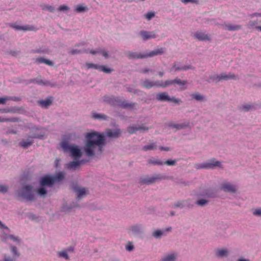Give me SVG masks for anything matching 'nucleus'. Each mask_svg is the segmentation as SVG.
<instances>
[{
    "mask_svg": "<svg viewBox=\"0 0 261 261\" xmlns=\"http://www.w3.org/2000/svg\"><path fill=\"white\" fill-rule=\"evenodd\" d=\"M87 139L84 150L87 156L92 157L95 154H100L105 144V138L103 135L93 132L87 134Z\"/></svg>",
    "mask_w": 261,
    "mask_h": 261,
    "instance_id": "1",
    "label": "nucleus"
},
{
    "mask_svg": "<svg viewBox=\"0 0 261 261\" xmlns=\"http://www.w3.org/2000/svg\"><path fill=\"white\" fill-rule=\"evenodd\" d=\"M61 146L64 152L69 153L70 155L75 159H79L82 156L81 150L77 146L69 145L65 141L62 142Z\"/></svg>",
    "mask_w": 261,
    "mask_h": 261,
    "instance_id": "2",
    "label": "nucleus"
},
{
    "mask_svg": "<svg viewBox=\"0 0 261 261\" xmlns=\"http://www.w3.org/2000/svg\"><path fill=\"white\" fill-rule=\"evenodd\" d=\"M21 195L24 198L29 200H34L35 197L31 185H27L23 187L21 190Z\"/></svg>",
    "mask_w": 261,
    "mask_h": 261,
    "instance_id": "3",
    "label": "nucleus"
},
{
    "mask_svg": "<svg viewBox=\"0 0 261 261\" xmlns=\"http://www.w3.org/2000/svg\"><path fill=\"white\" fill-rule=\"evenodd\" d=\"M163 178V176H161L160 174L151 177L146 175L141 177L140 178L139 182L142 185H150L154 183L156 181L161 180Z\"/></svg>",
    "mask_w": 261,
    "mask_h": 261,
    "instance_id": "4",
    "label": "nucleus"
},
{
    "mask_svg": "<svg viewBox=\"0 0 261 261\" xmlns=\"http://www.w3.org/2000/svg\"><path fill=\"white\" fill-rule=\"evenodd\" d=\"M156 98L159 101L173 102L176 103H178L181 101L180 99H177L174 97H170L169 96L168 93L165 92L158 93L156 95Z\"/></svg>",
    "mask_w": 261,
    "mask_h": 261,
    "instance_id": "5",
    "label": "nucleus"
},
{
    "mask_svg": "<svg viewBox=\"0 0 261 261\" xmlns=\"http://www.w3.org/2000/svg\"><path fill=\"white\" fill-rule=\"evenodd\" d=\"M213 79L216 82H218L222 80L228 81L229 80H238L239 78L238 75H236L233 73H229L228 74H226L225 73H222L220 75H214Z\"/></svg>",
    "mask_w": 261,
    "mask_h": 261,
    "instance_id": "6",
    "label": "nucleus"
},
{
    "mask_svg": "<svg viewBox=\"0 0 261 261\" xmlns=\"http://www.w3.org/2000/svg\"><path fill=\"white\" fill-rule=\"evenodd\" d=\"M215 166L220 167L221 163L220 162L216 161L215 159H212L210 161V162L205 163L202 164L196 165L197 169H201V168H206L210 169L213 168Z\"/></svg>",
    "mask_w": 261,
    "mask_h": 261,
    "instance_id": "7",
    "label": "nucleus"
},
{
    "mask_svg": "<svg viewBox=\"0 0 261 261\" xmlns=\"http://www.w3.org/2000/svg\"><path fill=\"white\" fill-rule=\"evenodd\" d=\"M40 184L42 186L51 187L55 184V180L53 176L45 175L40 178Z\"/></svg>",
    "mask_w": 261,
    "mask_h": 261,
    "instance_id": "8",
    "label": "nucleus"
},
{
    "mask_svg": "<svg viewBox=\"0 0 261 261\" xmlns=\"http://www.w3.org/2000/svg\"><path fill=\"white\" fill-rule=\"evenodd\" d=\"M119 98V97L113 95H105L102 98V101L112 106H117Z\"/></svg>",
    "mask_w": 261,
    "mask_h": 261,
    "instance_id": "9",
    "label": "nucleus"
},
{
    "mask_svg": "<svg viewBox=\"0 0 261 261\" xmlns=\"http://www.w3.org/2000/svg\"><path fill=\"white\" fill-rule=\"evenodd\" d=\"M140 35L144 40H147L150 39H154L157 37L155 31L149 32L144 30H141L140 32Z\"/></svg>",
    "mask_w": 261,
    "mask_h": 261,
    "instance_id": "10",
    "label": "nucleus"
},
{
    "mask_svg": "<svg viewBox=\"0 0 261 261\" xmlns=\"http://www.w3.org/2000/svg\"><path fill=\"white\" fill-rule=\"evenodd\" d=\"M138 130H140L142 132H147L148 130V128L143 124L138 126H131L127 128V132L130 134L136 133Z\"/></svg>",
    "mask_w": 261,
    "mask_h": 261,
    "instance_id": "11",
    "label": "nucleus"
},
{
    "mask_svg": "<svg viewBox=\"0 0 261 261\" xmlns=\"http://www.w3.org/2000/svg\"><path fill=\"white\" fill-rule=\"evenodd\" d=\"M221 188L224 192L235 193L237 190L236 187L229 182H224L221 185Z\"/></svg>",
    "mask_w": 261,
    "mask_h": 261,
    "instance_id": "12",
    "label": "nucleus"
},
{
    "mask_svg": "<svg viewBox=\"0 0 261 261\" xmlns=\"http://www.w3.org/2000/svg\"><path fill=\"white\" fill-rule=\"evenodd\" d=\"M141 85L144 88L149 89L153 87H159V81H152L149 79H146L141 83Z\"/></svg>",
    "mask_w": 261,
    "mask_h": 261,
    "instance_id": "13",
    "label": "nucleus"
},
{
    "mask_svg": "<svg viewBox=\"0 0 261 261\" xmlns=\"http://www.w3.org/2000/svg\"><path fill=\"white\" fill-rule=\"evenodd\" d=\"M126 56L129 59H139L145 58V54H142L136 52L127 51L125 53Z\"/></svg>",
    "mask_w": 261,
    "mask_h": 261,
    "instance_id": "14",
    "label": "nucleus"
},
{
    "mask_svg": "<svg viewBox=\"0 0 261 261\" xmlns=\"http://www.w3.org/2000/svg\"><path fill=\"white\" fill-rule=\"evenodd\" d=\"M74 191L77 194V198L79 199L82 198L84 196L88 194V191L85 188L79 187L75 186Z\"/></svg>",
    "mask_w": 261,
    "mask_h": 261,
    "instance_id": "15",
    "label": "nucleus"
},
{
    "mask_svg": "<svg viewBox=\"0 0 261 261\" xmlns=\"http://www.w3.org/2000/svg\"><path fill=\"white\" fill-rule=\"evenodd\" d=\"M166 50L165 48L161 47L150 51L148 54H145V58L152 57L163 54Z\"/></svg>",
    "mask_w": 261,
    "mask_h": 261,
    "instance_id": "16",
    "label": "nucleus"
},
{
    "mask_svg": "<svg viewBox=\"0 0 261 261\" xmlns=\"http://www.w3.org/2000/svg\"><path fill=\"white\" fill-rule=\"evenodd\" d=\"M168 125L169 127L175 128L176 130H180L190 127V123L189 122H184L180 124L170 123Z\"/></svg>",
    "mask_w": 261,
    "mask_h": 261,
    "instance_id": "17",
    "label": "nucleus"
},
{
    "mask_svg": "<svg viewBox=\"0 0 261 261\" xmlns=\"http://www.w3.org/2000/svg\"><path fill=\"white\" fill-rule=\"evenodd\" d=\"M106 133L109 137L118 138L120 136L121 132L120 129H107L106 131Z\"/></svg>",
    "mask_w": 261,
    "mask_h": 261,
    "instance_id": "18",
    "label": "nucleus"
},
{
    "mask_svg": "<svg viewBox=\"0 0 261 261\" xmlns=\"http://www.w3.org/2000/svg\"><path fill=\"white\" fill-rule=\"evenodd\" d=\"M117 103V106L120 107L121 108H128L129 109H134V107L136 105V103L128 102L127 100L121 101L120 98H119V102Z\"/></svg>",
    "mask_w": 261,
    "mask_h": 261,
    "instance_id": "19",
    "label": "nucleus"
},
{
    "mask_svg": "<svg viewBox=\"0 0 261 261\" xmlns=\"http://www.w3.org/2000/svg\"><path fill=\"white\" fill-rule=\"evenodd\" d=\"M223 28L228 31H237L242 29L241 25H232L229 23H224L222 24Z\"/></svg>",
    "mask_w": 261,
    "mask_h": 261,
    "instance_id": "20",
    "label": "nucleus"
},
{
    "mask_svg": "<svg viewBox=\"0 0 261 261\" xmlns=\"http://www.w3.org/2000/svg\"><path fill=\"white\" fill-rule=\"evenodd\" d=\"M195 37L199 40H210V38L208 36L203 32H197L195 35Z\"/></svg>",
    "mask_w": 261,
    "mask_h": 261,
    "instance_id": "21",
    "label": "nucleus"
},
{
    "mask_svg": "<svg viewBox=\"0 0 261 261\" xmlns=\"http://www.w3.org/2000/svg\"><path fill=\"white\" fill-rule=\"evenodd\" d=\"M216 255L218 257L226 256L228 254V251L226 249H218L215 251Z\"/></svg>",
    "mask_w": 261,
    "mask_h": 261,
    "instance_id": "22",
    "label": "nucleus"
},
{
    "mask_svg": "<svg viewBox=\"0 0 261 261\" xmlns=\"http://www.w3.org/2000/svg\"><path fill=\"white\" fill-rule=\"evenodd\" d=\"M81 163V162L79 161L70 162L67 165V168L69 169H75L76 168L80 166Z\"/></svg>",
    "mask_w": 261,
    "mask_h": 261,
    "instance_id": "23",
    "label": "nucleus"
},
{
    "mask_svg": "<svg viewBox=\"0 0 261 261\" xmlns=\"http://www.w3.org/2000/svg\"><path fill=\"white\" fill-rule=\"evenodd\" d=\"M33 143V141L30 139H22L20 142V144L22 147L25 148H28L29 146L32 145Z\"/></svg>",
    "mask_w": 261,
    "mask_h": 261,
    "instance_id": "24",
    "label": "nucleus"
},
{
    "mask_svg": "<svg viewBox=\"0 0 261 261\" xmlns=\"http://www.w3.org/2000/svg\"><path fill=\"white\" fill-rule=\"evenodd\" d=\"M88 10V8L87 6H84V5H78L75 9V11L77 13H82L87 12Z\"/></svg>",
    "mask_w": 261,
    "mask_h": 261,
    "instance_id": "25",
    "label": "nucleus"
},
{
    "mask_svg": "<svg viewBox=\"0 0 261 261\" xmlns=\"http://www.w3.org/2000/svg\"><path fill=\"white\" fill-rule=\"evenodd\" d=\"M171 85H173V80H167L164 82L163 81H159V87L165 88Z\"/></svg>",
    "mask_w": 261,
    "mask_h": 261,
    "instance_id": "26",
    "label": "nucleus"
},
{
    "mask_svg": "<svg viewBox=\"0 0 261 261\" xmlns=\"http://www.w3.org/2000/svg\"><path fill=\"white\" fill-rule=\"evenodd\" d=\"M52 100L50 99L47 98L45 100L38 101V103L42 107L46 108L51 105Z\"/></svg>",
    "mask_w": 261,
    "mask_h": 261,
    "instance_id": "27",
    "label": "nucleus"
},
{
    "mask_svg": "<svg viewBox=\"0 0 261 261\" xmlns=\"http://www.w3.org/2000/svg\"><path fill=\"white\" fill-rule=\"evenodd\" d=\"M65 177L64 173L63 172H60L56 174L53 178L55 180V183L57 181H60L64 179Z\"/></svg>",
    "mask_w": 261,
    "mask_h": 261,
    "instance_id": "28",
    "label": "nucleus"
},
{
    "mask_svg": "<svg viewBox=\"0 0 261 261\" xmlns=\"http://www.w3.org/2000/svg\"><path fill=\"white\" fill-rule=\"evenodd\" d=\"M156 145L155 143H152L149 145H145L143 147L142 150L144 151L152 150L156 149Z\"/></svg>",
    "mask_w": 261,
    "mask_h": 261,
    "instance_id": "29",
    "label": "nucleus"
},
{
    "mask_svg": "<svg viewBox=\"0 0 261 261\" xmlns=\"http://www.w3.org/2000/svg\"><path fill=\"white\" fill-rule=\"evenodd\" d=\"M18 118L16 117H12V118H5L2 117L0 116V122H18Z\"/></svg>",
    "mask_w": 261,
    "mask_h": 261,
    "instance_id": "30",
    "label": "nucleus"
},
{
    "mask_svg": "<svg viewBox=\"0 0 261 261\" xmlns=\"http://www.w3.org/2000/svg\"><path fill=\"white\" fill-rule=\"evenodd\" d=\"M176 254L175 253H170L166 255L162 261H175L176 258Z\"/></svg>",
    "mask_w": 261,
    "mask_h": 261,
    "instance_id": "31",
    "label": "nucleus"
},
{
    "mask_svg": "<svg viewBox=\"0 0 261 261\" xmlns=\"http://www.w3.org/2000/svg\"><path fill=\"white\" fill-rule=\"evenodd\" d=\"M84 53H89L88 50L85 49H84L83 50H80V49H72L69 51V53L72 55H76V54H82Z\"/></svg>",
    "mask_w": 261,
    "mask_h": 261,
    "instance_id": "32",
    "label": "nucleus"
},
{
    "mask_svg": "<svg viewBox=\"0 0 261 261\" xmlns=\"http://www.w3.org/2000/svg\"><path fill=\"white\" fill-rule=\"evenodd\" d=\"M32 83H35L40 85H48L49 84V82L48 81H43L41 79H34L31 80Z\"/></svg>",
    "mask_w": 261,
    "mask_h": 261,
    "instance_id": "33",
    "label": "nucleus"
},
{
    "mask_svg": "<svg viewBox=\"0 0 261 261\" xmlns=\"http://www.w3.org/2000/svg\"><path fill=\"white\" fill-rule=\"evenodd\" d=\"M92 117L94 119H100V120H106L107 118V116L103 114H98L96 113H93L92 114Z\"/></svg>",
    "mask_w": 261,
    "mask_h": 261,
    "instance_id": "34",
    "label": "nucleus"
},
{
    "mask_svg": "<svg viewBox=\"0 0 261 261\" xmlns=\"http://www.w3.org/2000/svg\"><path fill=\"white\" fill-rule=\"evenodd\" d=\"M8 239H10L12 240L13 241L16 242H20V239H19V238L17 236H14L13 235H9L8 236H5V237L3 238V241H4V242H6Z\"/></svg>",
    "mask_w": 261,
    "mask_h": 261,
    "instance_id": "35",
    "label": "nucleus"
},
{
    "mask_svg": "<svg viewBox=\"0 0 261 261\" xmlns=\"http://www.w3.org/2000/svg\"><path fill=\"white\" fill-rule=\"evenodd\" d=\"M10 26H11L12 28H14L16 30H32V27H29V26H25V27H22L18 25H14V24H11Z\"/></svg>",
    "mask_w": 261,
    "mask_h": 261,
    "instance_id": "36",
    "label": "nucleus"
},
{
    "mask_svg": "<svg viewBox=\"0 0 261 261\" xmlns=\"http://www.w3.org/2000/svg\"><path fill=\"white\" fill-rule=\"evenodd\" d=\"M85 66L86 67V69L87 70H88V69H91V68H93V69H95L98 70L99 69V65H98V64H94V63H88V62L86 63Z\"/></svg>",
    "mask_w": 261,
    "mask_h": 261,
    "instance_id": "37",
    "label": "nucleus"
},
{
    "mask_svg": "<svg viewBox=\"0 0 261 261\" xmlns=\"http://www.w3.org/2000/svg\"><path fill=\"white\" fill-rule=\"evenodd\" d=\"M16 111L15 108L0 109L1 113H15Z\"/></svg>",
    "mask_w": 261,
    "mask_h": 261,
    "instance_id": "38",
    "label": "nucleus"
},
{
    "mask_svg": "<svg viewBox=\"0 0 261 261\" xmlns=\"http://www.w3.org/2000/svg\"><path fill=\"white\" fill-rule=\"evenodd\" d=\"M148 163L150 164L162 165L164 163L160 160L151 159L148 160Z\"/></svg>",
    "mask_w": 261,
    "mask_h": 261,
    "instance_id": "39",
    "label": "nucleus"
},
{
    "mask_svg": "<svg viewBox=\"0 0 261 261\" xmlns=\"http://www.w3.org/2000/svg\"><path fill=\"white\" fill-rule=\"evenodd\" d=\"M98 70L103 72L106 73H111L113 71V69L108 68L106 66L99 65Z\"/></svg>",
    "mask_w": 261,
    "mask_h": 261,
    "instance_id": "40",
    "label": "nucleus"
},
{
    "mask_svg": "<svg viewBox=\"0 0 261 261\" xmlns=\"http://www.w3.org/2000/svg\"><path fill=\"white\" fill-rule=\"evenodd\" d=\"M130 230L134 233H139L141 230V226L139 225H134L131 227Z\"/></svg>",
    "mask_w": 261,
    "mask_h": 261,
    "instance_id": "41",
    "label": "nucleus"
},
{
    "mask_svg": "<svg viewBox=\"0 0 261 261\" xmlns=\"http://www.w3.org/2000/svg\"><path fill=\"white\" fill-rule=\"evenodd\" d=\"M187 83L186 81H182L178 78H175L173 80V84H177L180 86H184Z\"/></svg>",
    "mask_w": 261,
    "mask_h": 261,
    "instance_id": "42",
    "label": "nucleus"
},
{
    "mask_svg": "<svg viewBox=\"0 0 261 261\" xmlns=\"http://www.w3.org/2000/svg\"><path fill=\"white\" fill-rule=\"evenodd\" d=\"M163 234V232L161 230H156L152 233V236L155 238H160Z\"/></svg>",
    "mask_w": 261,
    "mask_h": 261,
    "instance_id": "43",
    "label": "nucleus"
},
{
    "mask_svg": "<svg viewBox=\"0 0 261 261\" xmlns=\"http://www.w3.org/2000/svg\"><path fill=\"white\" fill-rule=\"evenodd\" d=\"M252 106L250 105H245L240 108V110L244 112H247L252 109Z\"/></svg>",
    "mask_w": 261,
    "mask_h": 261,
    "instance_id": "44",
    "label": "nucleus"
},
{
    "mask_svg": "<svg viewBox=\"0 0 261 261\" xmlns=\"http://www.w3.org/2000/svg\"><path fill=\"white\" fill-rule=\"evenodd\" d=\"M37 193L39 195L43 196L46 194V190L44 187H41L37 190Z\"/></svg>",
    "mask_w": 261,
    "mask_h": 261,
    "instance_id": "45",
    "label": "nucleus"
},
{
    "mask_svg": "<svg viewBox=\"0 0 261 261\" xmlns=\"http://www.w3.org/2000/svg\"><path fill=\"white\" fill-rule=\"evenodd\" d=\"M208 201L204 199H198L196 201V203L200 206H203L205 204L207 203Z\"/></svg>",
    "mask_w": 261,
    "mask_h": 261,
    "instance_id": "46",
    "label": "nucleus"
},
{
    "mask_svg": "<svg viewBox=\"0 0 261 261\" xmlns=\"http://www.w3.org/2000/svg\"><path fill=\"white\" fill-rule=\"evenodd\" d=\"M257 24V21H254V20H250L248 23V27L251 28L255 27L256 28V27Z\"/></svg>",
    "mask_w": 261,
    "mask_h": 261,
    "instance_id": "47",
    "label": "nucleus"
},
{
    "mask_svg": "<svg viewBox=\"0 0 261 261\" xmlns=\"http://www.w3.org/2000/svg\"><path fill=\"white\" fill-rule=\"evenodd\" d=\"M29 136V137H30L31 138L42 139V137H43V135H41L37 133H33L32 134H30Z\"/></svg>",
    "mask_w": 261,
    "mask_h": 261,
    "instance_id": "48",
    "label": "nucleus"
},
{
    "mask_svg": "<svg viewBox=\"0 0 261 261\" xmlns=\"http://www.w3.org/2000/svg\"><path fill=\"white\" fill-rule=\"evenodd\" d=\"M193 98L197 100L201 101L203 99V97L199 93H195L192 95Z\"/></svg>",
    "mask_w": 261,
    "mask_h": 261,
    "instance_id": "49",
    "label": "nucleus"
},
{
    "mask_svg": "<svg viewBox=\"0 0 261 261\" xmlns=\"http://www.w3.org/2000/svg\"><path fill=\"white\" fill-rule=\"evenodd\" d=\"M11 252L14 257L16 256H19L20 255L19 253L17 251V248L15 246L11 247Z\"/></svg>",
    "mask_w": 261,
    "mask_h": 261,
    "instance_id": "50",
    "label": "nucleus"
},
{
    "mask_svg": "<svg viewBox=\"0 0 261 261\" xmlns=\"http://www.w3.org/2000/svg\"><path fill=\"white\" fill-rule=\"evenodd\" d=\"M43 10H47L49 11L50 12H54L55 11V8L54 7L48 5H44L43 8Z\"/></svg>",
    "mask_w": 261,
    "mask_h": 261,
    "instance_id": "51",
    "label": "nucleus"
},
{
    "mask_svg": "<svg viewBox=\"0 0 261 261\" xmlns=\"http://www.w3.org/2000/svg\"><path fill=\"white\" fill-rule=\"evenodd\" d=\"M58 254H59V256L65 258L66 259H69L68 255L66 251H63L59 252L58 253Z\"/></svg>",
    "mask_w": 261,
    "mask_h": 261,
    "instance_id": "52",
    "label": "nucleus"
},
{
    "mask_svg": "<svg viewBox=\"0 0 261 261\" xmlns=\"http://www.w3.org/2000/svg\"><path fill=\"white\" fill-rule=\"evenodd\" d=\"M155 15V13L153 12H149L147 13H146L145 15V18L148 19L150 20L152 18H153Z\"/></svg>",
    "mask_w": 261,
    "mask_h": 261,
    "instance_id": "53",
    "label": "nucleus"
},
{
    "mask_svg": "<svg viewBox=\"0 0 261 261\" xmlns=\"http://www.w3.org/2000/svg\"><path fill=\"white\" fill-rule=\"evenodd\" d=\"M252 213L256 216L261 217V208L254 210L252 212Z\"/></svg>",
    "mask_w": 261,
    "mask_h": 261,
    "instance_id": "54",
    "label": "nucleus"
},
{
    "mask_svg": "<svg viewBox=\"0 0 261 261\" xmlns=\"http://www.w3.org/2000/svg\"><path fill=\"white\" fill-rule=\"evenodd\" d=\"M189 69H194V68H192L191 65H188V66H184L181 67V68H175V71L181 70H187Z\"/></svg>",
    "mask_w": 261,
    "mask_h": 261,
    "instance_id": "55",
    "label": "nucleus"
},
{
    "mask_svg": "<svg viewBox=\"0 0 261 261\" xmlns=\"http://www.w3.org/2000/svg\"><path fill=\"white\" fill-rule=\"evenodd\" d=\"M99 53L101 54L105 58L109 57L108 53L105 49L99 48Z\"/></svg>",
    "mask_w": 261,
    "mask_h": 261,
    "instance_id": "56",
    "label": "nucleus"
},
{
    "mask_svg": "<svg viewBox=\"0 0 261 261\" xmlns=\"http://www.w3.org/2000/svg\"><path fill=\"white\" fill-rule=\"evenodd\" d=\"M134 245L130 242L128 243L125 246L126 250L128 251H132L134 249Z\"/></svg>",
    "mask_w": 261,
    "mask_h": 261,
    "instance_id": "57",
    "label": "nucleus"
},
{
    "mask_svg": "<svg viewBox=\"0 0 261 261\" xmlns=\"http://www.w3.org/2000/svg\"><path fill=\"white\" fill-rule=\"evenodd\" d=\"M176 162V160H169L166 161L164 163V164L167 165H168V166H173L175 164Z\"/></svg>",
    "mask_w": 261,
    "mask_h": 261,
    "instance_id": "58",
    "label": "nucleus"
},
{
    "mask_svg": "<svg viewBox=\"0 0 261 261\" xmlns=\"http://www.w3.org/2000/svg\"><path fill=\"white\" fill-rule=\"evenodd\" d=\"M174 207H180L181 208H183L185 206L184 204V202L182 201H178L174 203Z\"/></svg>",
    "mask_w": 261,
    "mask_h": 261,
    "instance_id": "59",
    "label": "nucleus"
},
{
    "mask_svg": "<svg viewBox=\"0 0 261 261\" xmlns=\"http://www.w3.org/2000/svg\"><path fill=\"white\" fill-rule=\"evenodd\" d=\"M69 9V7L66 5H61L58 8V10L60 11H66Z\"/></svg>",
    "mask_w": 261,
    "mask_h": 261,
    "instance_id": "60",
    "label": "nucleus"
},
{
    "mask_svg": "<svg viewBox=\"0 0 261 261\" xmlns=\"http://www.w3.org/2000/svg\"><path fill=\"white\" fill-rule=\"evenodd\" d=\"M8 187L6 185H0V192L5 193L7 192Z\"/></svg>",
    "mask_w": 261,
    "mask_h": 261,
    "instance_id": "61",
    "label": "nucleus"
},
{
    "mask_svg": "<svg viewBox=\"0 0 261 261\" xmlns=\"http://www.w3.org/2000/svg\"><path fill=\"white\" fill-rule=\"evenodd\" d=\"M180 1L186 4L188 3H195V4H198V0H180Z\"/></svg>",
    "mask_w": 261,
    "mask_h": 261,
    "instance_id": "62",
    "label": "nucleus"
},
{
    "mask_svg": "<svg viewBox=\"0 0 261 261\" xmlns=\"http://www.w3.org/2000/svg\"><path fill=\"white\" fill-rule=\"evenodd\" d=\"M126 90L127 92H132V93H137V90H135V89H133L132 88H131L130 87H129V86H126Z\"/></svg>",
    "mask_w": 261,
    "mask_h": 261,
    "instance_id": "63",
    "label": "nucleus"
},
{
    "mask_svg": "<svg viewBox=\"0 0 261 261\" xmlns=\"http://www.w3.org/2000/svg\"><path fill=\"white\" fill-rule=\"evenodd\" d=\"M250 18H253L255 16L261 17V13H254L249 15Z\"/></svg>",
    "mask_w": 261,
    "mask_h": 261,
    "instance_id": "64",
    "label": "nucleus"
}]
</instances>
